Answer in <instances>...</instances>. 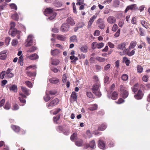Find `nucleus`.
Returning a JSON list of instances; mask_svg holds the SVG:
<instances>
[{
	"instance_id": "obj_1",
	"label": "nucleus",
	"mask_w": 150,
	"mask_h": 150,
	"mask_svg": "<svg viewBox=\"0 0 150 150\" xmlns=\"http://www.w3.org/2000/svg\"><path fill=\"white\" fill-rule=\"evenodd\" d=\"M100 84L99 83H94L92 86L91 89L93 93L97 96L100 97L101 94L99 89Z\"/></svg>"
},
{
	"instance_id": "obj_2",
	"label": "nucleus",
	"mask_w": 150,
	"mask_h": 150,
	"mask_svg": "<svg viewBox=\"0 0 150 150\" xmlns=\"http://www.w3.org/2000/svg\"><path fill=\"white\" fill-rule=\"evenodd\" d=\"M105 138L104 137H100L99 139L98 142V147L100 149L105 150L107 148V146H106V143L105 142Z\"/></svg>"
},
{
	"instance_id": "obj_3",
	"label": "nucleus",
	"mask_w": 150,
	"mask_h": 150,
	"mask_svg": "<svg viewBox=\"0 0 150 150\" xmlns=\"http://www.w3.org/2000/svg\"><path fill=\"white\" fill-rule=\"evenodd\" d=\"M45 14L50 15V16L48 18V19L50 20H53L56 15V13L55 12H53L52 9L50 8H47L45 9Z\"/></svg>"
},
{
	"instance_id": "obj_4",
	"label": "nucleus",
	"mask_w": 150,
	"mask_h": 150,
	"mask_svg": "<svg viewBox=\"0 0 150 150\" xmlns=\"http://www.w3.org/2000/svg\"><path fill=\"white\" fill-rule=\"evenodd\" d=\"M120 89L121 95L122 98L124 99L126 98L129 95V92L127 88L123 85H121L120 86Z\"/></svg>"
},
{
	"instance_id": "obj_5",
	"label": "nucleus",
	"mask_w": 150,
	"mask_h": 150,
	"mask_svg": "<svg viewBox=\"0 0 150 150\" xmlns=\"http://www.w3.org/2000/svg\"><path fill=\"white\" fill-rule=\"evenodd\" d=\"M9 32L12 37H13L17 35L18 38L20 39V35L21 33V31L18 30L16 28H13L10 30Z\"/></svg>"
},
{
	"instance_id": "obj_6",
	"label": "nucleus",
	"mask_w": 150,
	"mask_h": 150,
	"mask_svg": "<svg viewBox=\"0 0 150 150\" xmlns=\"http://www.w3.org/2000/svg\"><path fill=\"white\" fill-rule=\"evenodd\" d=\"M96 24L98 25V27L101 29H103L105 27L103 20L101 18H99L97 21Z\"/></svg>"
},
{
	"instance_id": "obj_7",
	"label": "nucleus",
	"mask_w": 150,
	"mask_h": 150,
	"mask_svg": "<svg viewBox=\"0 0 150 150\" xmlns=\"http://www.w3.org/2000/svg\"><path fill=\"white\" fill-rule=\"evenodd\" d=\"M59 101V100L58 98H56L54 100L51 101L47 105V107L49 109H50L51 108L50 107H53L56 105L58 103Z\"/></svg>"
},
{
	"instance_id": "obj_8",
	"label": "nucleus",
	"mask_w": 150,
	"mask_h": 150,
	"mask_svg": "<svg viewBox=\"0 0 150 150\" xmlns=\"http://www.w3.org/2000/svg\"><path fill=\"white\" fill-rule=\"evenodd\" d=\"M107 144L110 148L113 147L115 144V141L112 139H107Z\"/></svg>"
},
{
	"instance_id": "obj_9",
	"label": "nucleus",
	"mask_w": 150,
	"mask_h": 150,
	"mask_svg": "<svg viewBox=\"0 0 150 150\" xmlns=\"http://www.w3.org/2000/svg\"><path fill=\"white\" fill-rule=\"evenodd\" d=\"M143 95L142 91L139 90L138 91L137 94L134 96V97L137 100H140L143 97Z\"/></svg>"
},
{
	"instance_id": "obj_10",
	"label": "nucleus",
	"mask_w": 150,
	"mask_h": 150,
	"mask_svg": "<svg viewBox=\"0 0 150 150\" xmlns=\"http://www.w3.org/2000/svg\"><path fill=\"white\" fill-rule=\"evenodd\" d=\"M70 26L66 23L63 24L61 27V30L62 32H67Z\"/></svg>"
},
{
	"instance_id": "obj_11",
	"label": "nucleus",
	"mask_w": 150,
	"mask_h": 150,
	"mask_svg": "<svg viewBox=\"0 0 150 150\" xmlns=\"http://www.w3.org/2000/svg\"><path fill=\"white\" fill-rule=\"evenodd\" d=\"M118 94L116 92H114L113 93L112 96L111 95L110 93H108V94L107 96L108 98H111L113 100H115L117 98Z\"/></svg>"
},
{
	"instance_id": "obj_12",
	"label": "nucleus",
	"mask_w": 150,
	"mask_h": 150,
	"mask_svg": "<svg viewBox=\"0 0 150 150\" xmlns=\"http://www.w3.org/2000/svg\"><path fill=\"white\" fill-rule=\"evenodd\" d=\"M33 36L32 35H29L28 37L27 41L28 43L26 44V47H28L33 44V41L32 39Z\"/></svg>"
},
{
	"instance_id": "obj_13",
	"label": "nucleus",
	"mask_w": 150,
	"mask_h": 150,
	"mask_svg": "<svg viewBox=\"0 0 150 150\" xmlns=\"http://www.w3.org/2000/svg\"><path fill=\"white\" fill-rule=\"evenodd\" d=\"M97 14L96 13L95 15H93L92 17L90 18L89 21H88V28H90L94 20L97 17Z\"/></svg>"
},
{
	"instance_id": "obj_14",
	"label": "nucleus",
	"mask_w": 150,
	"mask_h": 150,
	"mask_svg": "<svg viewBox=\"0 0 150 150\" xmlns=\"http://www.w3.org/2000/svg\"><path fill=\"white\" fill-rule=\"evenodd\" d=\"M137 7L136 5V4H133L131 5L128 6L126 8L125 12V13L127 12L129 9L131 10H135L137 9Z\"/></svg>"
},
{
	"instance_id": "obj_15",
	"label": "nucleus",
	"mask_w": 150,
	"mask_h": 150,
	"mask_svg": "<svg viewBox=\"0 0 150 150\" xmlns=\"http://www.w3.org/2000/svg\"><path fill=\"white\" fill-rule=\"evenodd\" d=\"M12 71L13 70L10 68L8 69L7 71H5L6 76H7L9 78H11L13 77V76L14 75L12 72Z\"/></svg>"
},
{
	"instance_id": "obj_16",
	"label": "nucleus",
	"mask_w": 150,
	"mask_h": 150,
	"mask_svg": "<svg viewBox=\"0 0 150 150\" xmlns=\"http://www.w3.org/2000/svg\"><path fill=\"white\" fill-rule=\"evenodd\" d=\"M19 95H20L21 97H19L18 98L20 100V102L22 103L25 104L26 103L25 100L24 99L27 98V97L24 94L22 93H20Z\"/></svg>"
},
{
	"instance_id": "obj_17",
	"label": "nucleus",
	"mask_w": 150,
	"mask_h": 150,
	"mask_svg": "<svg viewBox=\"0 0 150 150\" xmlns=\"http://www.w3.org/2000/svg\"><path fill=\"white\" fill-rule=\"evenodd\" d=\"M126 44L125 42L119 44L117 46V48L125 52L127 49L125 47Z\"/></svg>"
},
{
	"instance_id": "obj_18",
	"label": "nucleus",
	"mask_w": 150,
	"mask_h": 150,
	"mask_svg": "<svg viewBox=\"0 0 150 150\" xmlns=\"http://www.w3.org/2000/svg\"><path fill=\"white\" fill-rule=\"evenodd\" d=\"M6 50H4L0 52V59L2 60L5 59L6 57Z\"/></svg>"
},
{
	"instance_id": "obj_19",
	"label": "nucleus",
	"mask_w": 150,
	"mask_h": 150,
	"mask_svg": "<svg viewBox=\"0 0 150 150\" xmlns=\"http://www.w3.org/2000/svg\"><path fill=\"white\" fill-rule=\"evenodd\" d=\"M67 22L68 24H70L71 26H73L75 24L74 20L71 17L68 18L67 19Z\"/></svg>"
},
{
	"instance_id": "obj_20",
	"label": "nucleus",
	"mask_w": 150,
	"mask_h": 150,
	"mask_svg": "<svg viewBox=\"0 0 150 150\" xmlns=\"http://www.w3.org/2000/svg\"><path fill=\"white\" fill-rule=\"evenodd\" d=\"M107 126L106 123H103L98 127V130L101 131H103L106 128Z\"/></svg>"
},
{
	"instance_id": "obj_21",
	"label": "nucleus",
	"mask_w": 150,
	"mask_h": 150,
	"mask_svg": "<svg viewBox=\"0 0 150 150\" xmlns=\"http://www.w3.org/2000/svg\"><path fill=\"white\" fill-rule=\"evenodd\" d=\"M107 21L110 24H112L116 21L115 18L112 16H110L108 17Z\"/></svg>"
},
{
	"instance_id": "obj_22",
	"label": "nucleus",
	"mask_w": 150,
	"mask_h": 150,
	"mask_svg": "<svg viewBox=\"0 0 150 150\" xmlns=\"http://www.w3.org/2000/svg\"><path fill=\"white\" fill-rule=\"evenodd\" d=\"M86 145L88 146L92 149H94L96 147L95 142L94 140H92L90 142L89 144H87Z\"/></svg>"
},
{
	"instance_id": "obj_23",
	"label": "nucleus",
	"mask_w": 150,
	"mask_h": 150,
	"mask_svg": "<svg viewBox=\"0 0 150 150\" xmlns=\"http://www.w3.org/2000/svg\"><path fill=\"white\" fill-rule=\"evenodd\" d=\"M10 90L14 92H16L17 91V86L15 84L11 85L9 88Z\"/></svg>"
},
{
	"instance_id": "obj_24",
	"label": "nucleus",
	"mask_w": 150,
	"mask_h": 150,
	"mask_svg": "<svg viewBox=\"0 0 150 150\" xmlns=\"http://www.w3.org/2000/svg\"><path fill=\"white\" fill-rule=\"evenodd\" d=\"M29 59L31 60H35L38 58V55L36 53H34L28 56Z\"/></svg>"
},
{
	"instance_id": "obj_25",
	"label": "nucleus",
	"mask_w": 150,
	"mask_h": 150,
	"mask_svg": "<svg viewBox=\"0 0 150 150\" xmlns=\"http://www.w3.org/2000/svg\"><path fill=\"white\" fill-rule=\"evenodd\" d=\"M11 18L15 21H18L19 19V15L16 12L14 14L11 15Z\"/></svg>"
},
{
	"instance_id": "obj_26",
	"label": "nucleus",
	"mask_w": 150,
	"mask_h": 150,
	"mask_svg": "<svg viewBox=\"0 0 150 150\" xmlns=\"http://www.w3.org/2000/svg\"><path fill=\"white\" fill-rule=\"evenodd\" d=\"M49 81L51 83L57 84L59 82V80L55 78H52L49 79Z\"/></svg>"
},
{
	"instance_id": "obj_27",
	"label": "nucleus",
	"mask_w": 150,
	"mask_h": 150,
	"mask_svg": "<svg viewBox=\"0 0 150 150\" xmlns=\"http://www.w3.org/2000/svg\"><path fill=\"white\" fill-rule=\"evenodd\" d=\"M21 89L23 92L27 96H28L29 95V91L30 90L29 89H27L25 87L23 86L21 87Z\"/></svg>"
},
{
	"instance_id": "obj_28",
	"label": "nucleus",
	"mask_w": 150,
	"mask_h": 150,
	"mask_svg": "<svg viewBox=\"0 0 150 150\" xmlns=\"http://www.w3.org/2000/svg\"><path fill=\"white\" fill-rule=\"evenodd\" d=\"M51 52L52 55L55 56L58 55L59 53V51L58 49H55L52 50Z\"/></svg>"
},
{
	"instance_id": "obj_29",
	"label": "nucleus",
	"mask_w": 150,
	"mask_h": 150,
	"mask_svg": "<svg viewBox=\"0 0 150 150\" xmlns=\"http://www.w3.org/2000/svg\"><path fill=\"white\" fill-rule=\"evenodd\" d=\"M70 139L71 140L73 141H74L75 140L77 139V134L76 132H75L71 136Z\"/></svg>"
},
{
	"instance_id": "obj_30",
	"label": "nucleus",
	"mask_w": 150,
	"mask_h": 150,
	"mask_svg": "<svg viewBox=\"0 0 150 150\" xmlns=\"http://www.w3.org/2000/svg\"><path fill=\"white\" fill-rule=\"evenodd\" d=\"M70 129L69 127H66L65 128H64V129L62 132L63 133L66 135H68L70 133Z\"/></svg>"
},
{
	"instance_id": "obj_31",
	"label": "nucleus",
	"mask_w": 150,
	"mask_h": 150,
	"mask_svg": "<svg viewBox=\"0 0 150 150\" xmlns=\"http://www.w3.org/2000/svg\"><path fill=\"white\" fill-rule=\"evenodd\" d=\"M98 105L96 104H93L92 105L91 107L88 108V109L91 111H94L96 110L98 108Z\"/></svg>"
},
{
	"instance_id": "obj_32",
	"label": "nucleus",
	"mask_w": 150,
	"mask_h": 150,
	"mask_svg": "<svg viewBox=\"0 0 150 150\" xmlns=\"http://www.w3.org/2000/svg\"><path fill=\"white\" fill-rule=\"evenodd\" d=\"M12 129L16 132H18L20 130V127L16 125H12L11 126Z\"/></svg>"
},
{
	"instance_id": "obj_33",
	"label": "nucleus",
	"mask_w": 150,
	"mask_h": 150,
	"mask_svg": "<svg viewBox=\"0 0 150 150\" xmlns=\"http://www.w3.org/2000/svg\"><path fill=\"white\" fill-rule=\"evenodd\" d=\"M123 62L124 63H125L127 66H128L130 63V60L126 57H124L123 58Z\"/></svg>"
},
{
	"instance_id": "obj_34",
	"label": "nucleus",
	"mask_w": 150,
	"mask_h": 150,
	"mask_svg": "<svg viewBox=\"0 0 150 150\" xmlns=\"http://www.w3.org/2000/svg\"><path fill=\"white\" fill-rule=\"evenodd\" d=\"M88 48L87 46L84 45L81 47L80 50L83 53H86L87 51Z\"/></svg>"
},
{
	"instance_id": "obj_35",
	"label": "nucleus",
	"mask_w": 150,
	"mask_h": 150,
	"mask_svg": "<svg viewBox=\"0 0 150 150\" xmlns=\"http://www.w3.org/2000/svg\"><path fill=\"white\" fill-rule=\"evenodd\" d=\"M137 44V42L136 41H133L131 42H130V45L129 47V49L133 48H134Z\"/></svg>"
},
{
	"instance_id": "obj_36",
	"label": "nucleus",
	"mask_w": 150,
	"mask_h": 150,
	"mask_svg": "<svg viewBox=\"0 0 150 150\" xmlns=\"http://www.w3.org/2000/svg\"><path fill=\"white\" fill-rule=\"evenodd\" d=\"M76 145L78 146H82L83 144V141L82 139H80L76 141L75 143Z\"/></svg>"
},
{
	"instance_id": "obj_37",
	"label": "nucleus",
	"mask_w": 150,
	"mask_h": 150,
	"mask_svg": "<svg viewBox=\"0 0 150 150\" xmlns=\"http://www.w3.org/2000/svg\"><path fill=\"white\" fill-rule=\"evenodd\" d=\"M26 74L29 76L35 77L36 75V73L35 72L32 73L29 71H27Z\"/></svg>"
},
{
	"instance_id": "obj_38",
	"label": "nucleus",
	"mask_w": 150,
	"mask_h": 150,
	"mask_svg": "<svg viewBox=\"0 0 150 150\" xmlns=\"http://www.w3.org/2000/svg\"><path fill=\"white\" fill-rule=\"evenodd\" d=\"M60 118V115H57V116L54 117L53 118V120L54 123L58 124L57 122Z\"/></svg>"
},
{
	"instance_id": "obj_39",
	"label": "nucleus",
	"mask_w": 150,
	"mask_h": 150,
	"mask_svg": "<svg viewBox=\"0 0 150 150\" xmlns=\"http://www.w3.org/2000/svg\"><path fill=\"white\" fill-rule=\"evenodd\" d=\"M64 129V128L62 126H59L57 127L56 130L59 132H62Z\"/></svg>"
},
{
	"instance_id": "obj_40",
	"label": "nucleus",
	"mask_w": 150,
	"mask_h": 150,
	"mask_svg": "<svg viewBox=\"0 0 150 150\" xmlns=\"http://www.w3.org/2000/svg\"><path fill=\"white\" fill-rule=\"evenodd\" d=\"M44 99L46 102H47L50 99V97L47 93V92H46V95L44 96Z\"/></svg>"
},
{
	"instance_id": "obj_41",
	"label": "nucleus",
	"mask_w": 150,
	"mask_h": 150,
	"mask_svg": "<svg viewBox=\"0 0 150 150\" xmlns=\"http://www.w3.org/2000/svg\"><path fill=\"white\" fill-rule=\"evenodd\" d=\"M9 6L11 9H14L15 10H16L17 9V6L15 4H9Z\"/></svg>"
},
{
	"instance_id": "obj_42",
	"label": "nucleus",
	"mask_w": 150,
	"mask_h": 150,
	"mask_svg": "<svg viewBox=\"0 0 150 150\" xmlns=\"http://www.w3.org/2000/svg\"><path fill=\"white\" fill-rule=\"evenodd\" d=\"M54 5L57 7H60L62 6V4L61 2L55 1L54 2Z\"/></svg>"
},
{
	"instance_id": "obj_43",
	"label": "nucleus",
	"mask_w": 150,
	"mask_h": 150,
	"mask_svg": "<svg viewBox=\"0 0 150 150\" xmlns=\"http://www.w3.org/2000/svg\"><path fill=\"white\" fill-rule=\"evenodd\" d=\"M37 49V48L34 46H33L30 48L27 51V52H34Z\"/></svg>"
},
{
	"instance_id": "obj_44",
	"label": "nucleus",
	"mask_w": 150,
	"mask_h": 150,
	"mask_svg": "<svg viewBox=\"0 0 150 150\" xmlns=\"http://www.w3.org/2000/svg\"><path fill=\"white\" fill-rule=\"evenodd\" d=\"M139 85L138 84H135L132 88V91L135 93L136 92L138 89Z\"/></svg>"
},
{
	"instance_id": "obj_45",
	"label": "nucleus",
	"mask_w": 150,
	"mask_h": 150,
	"mask_svg": "<svg viewBox=\"0 0 150 150\" xmlns=\"http://www.w3.org/2000/svg\"><path fill=\"white\" fill-rule=\"evenodd\" d=\"M57 38L58 40L61 41H64L65 39V38L62 35H59L57 36Z\"/></svg>"
},
{
	"instance_id": "obj_46",
	"label": "nucleus",
	"mask_w": 150,
	"mask_h": 150,
	"mask_svg": "<svg viewBox=\"0 0 150 150\" xmlns=\"http://www.w3.org/2000/svg\"><path fill=\"white\" fill-rule=\"evenodd\" d=\"M96 59L100 62H103L105 60V58L98 57H96Z\"/></svg>"
},
{
	"instance_id": "obj_47",
	"label": "nucleus",
	"mask_w": 150,
	"mask_h": 150,
	"mask_svg": "<svg viewBox=\"0 0 150 150\" xmlns=\"http://www.w3.org/2000/svg\"><path fill=\"white\" fill-rule=\"evenodd\" d=\"M59 61L58 59H55L52 61V64L53 65H57L59 64Z\"/></svg>"
},
{
	"instance_id": "obj_48",
	"label": "nucleus",
	"mask_w": 150,
	"mask_h": 150,
	"mask_svg": "<svg viewBox=\"0 0 150 150\" xmlns=\"http://www.w3.org/2000/svg\"><path fill=\"white\" fill-rule=\"evenodd\" d=\"M71 97L74 99L75 101L76 100L77 96L76 93L74 92H73L71 94Z\"/></svg>"
},
{
	"instance_id": "obj_49",
	"label": "nucleus",
	"mask_w": 150,
	"mask_h": 150,
	"mask_svg": "<svg viewBox=\"0 0 150 150\" xmlns=\"http://www.w3.org/2000/svg\"><path fill=\"white\" fill-rule=\"evenodd\" d=\"M121 78L123 80L126 81L128 79V76L127 74H125L122 75Z\"/></svg>"
},
{
	"instance_id": "obj_50",
	"label": "nucleus",
	"mask_w": 150,
	"mask_h": 150,
	"mask_svg": "<svg viewBox=\"0 0 150 150\" xmlns=\"http://www.w3.org/2000/svg\"><path fill=\"white\" fill-rule=\"evenodd\" d=\"M104 46V44L103 42H100L98 44L96 43V47L98 49L102 48Z\"/></svg>"
},
{
	"instance_id": "obj_51",
	"label": "nucleus",
	"mask_w": 150,
	"mask_h": 150,
	"mask_svg": "<svg viewBox=\"0 0 150 150\" xmlns=\"http://www.w3.org/2000/svg\"><path fill=\"white\" fill-rule=\"evenodd\" d=\"M86 94L87 97L89 98H93V95L91 92L87 91Z\"/></svg>"
},
{
	"instance_id": "obj_52",
	"label": "nucleus",
	"mask_w": 150,
	"mask_h": 150,
	"mask_svg": "<svg viewBox=\"0 0 150 150\" xmlns=\"http://www.w3.org/2000/svg\"><path fill=\"white\" fill-rule=\"evenodd\" d=\"M120 2L119 1L117 0H115L113 2V6L115 7H117L120 5Z\"/></svg>"
},
{
	"instance_id": "obj_53",
	"label": "nucleus",
	"mask_w": 150,
	"mask_h": 150,
	"mask_svg": "<svg viewBox=\"0 0 150 150\" xmlns=\"http://www.w3.org/2000/svg\"><path fill=\"white\" fill-rule=\"evenodd\" d=\"M11 107L10 105L9 104V102H6L5 106L4 107V109L6 110H9L10 109Z\"/></svg>"
},
{
	"instance_id": "obj_54",
	"label": "nucleus",
	"mask_w": 150,
	"mask_h": 150,
	"mask_svg": "<svg viewBox=\"0 0 150 150\" xmlns=\"http://www.w3.org/2000/svg\"><path fill=\"white\" fill-rule=\"evenodd\" d=\"M137 69L138 72L141 73L143 71V68L141 66L138 65L137 67Z\"/></svg>"
},
{
	"instance_id": "obj_55",
	"label": "nucleus",
	"mask_w": 150,
	"mask_h": 150,
	"mask_svg": "<svg viewBox=\"0 0 150 150\" xmlns=\"http://www.w3.org/2000/svg\"><path fill=\"white\" fill-rule=\"evenodd\" d=\"M70 40L72 42H76L77 41L76 37V35H74L70 38Z\"/></svg>"
},
{
	"instance_id": "obj_56",
	"label": "nucleus",
	"mask_w": 150,
	"mask_h": 150,
	"mask_svg": "<svg viewBox=\"0 0 150 150\" xmlns=\"http://www.w3.org/2000/svg\"><path fill=\"white\" fill-rule=\"evenodd\" d=\"M25 84L26 85H27L28 87L30 88H31L32 87L33 85L32 83L31 82L29 81H25Z\"/></svg>"
},
{
	"instance_id": "obj_57",
	"label": "nucleus",
	"mask_w": 150,
	"mask_h": 150,
	"mask_svg": "<svg viewBox=\"0 0 150 150\" xmlns=\"http://www.w3.org/2000/svg\"><path fill=\"white\" fill-rule=\"evenodd\" d=\"M5 76H6L5 71H2L0 74V78L3 79L4 78Z\"/></svg>"
},
{
	"instance_id": "obj_58",
	"label": "nucleus",
	"mask_w": 150,
	"mask_h": 150,
	"mask_svg": "<svg viewBox=\"0 0 150 150\" xmlns=\"http://www.w3.org/2000/svg\"><path fill=\"white\" fill-rule=\"evenodd\" d=\"M10 30H12L13 28H15L14 27L16 26V23L14 22H11L10 24Z\"/></svg>"
},
{
	"instance_id": "obj_59",
	"label": "nucleus",
	"mask_w": 150,
	"mask_h": 150,
	"mask_svg": "<svg viewBox=\"0 0 150 150\" xmlns=\"http://www.w3.org/2000/svg\"><path fill=\"white\" fill-rule=\"evenodd\" d=\"M124 24V20H120L118 23V25L119 27H122Z\"/></svg>"
},
{
	"instance_id": "obj_60",
	"label": "nucleus",
	"mask_w": 150,
	"mask_h": 150,
	"mask_svg": "<svg viewBox=\"0 0 150 150\" xmlns=\"http://www.w3.org/2000/svg\"><path fill=\"white\" fill-rule=\"evenodd\" d=\"M12 45L13 46H15L18 43V41L16 39H13L12 40Z\"/></svg>"
},
{
	"instance_id": "obj_61",
	"label": "nucleus",
	"mask_w": 150,
	"mask_h": 150,
	"mask_svg": "<svg viewBox=\"0 0 150 150\" xmlns=\"http://www.w3.org/2000/svg\"><path fill=\"white\" fill-rule=\"evenodd\" d=\"M117 24H115L112 26V30L113 31L115 32L117 30Z\"/></svg>"
},
{
	"instance_id": "obj_62",
	"label": "nucleus",
	"mask_w": 150,
	"mask_h": 150,
	"mask_svg": "<svg viewBox=\"0 0 150 150\" xmlns=\"http://www.w3.org/2000/svg\"><path fill=\"white\" fill-rule=\"evenodd\" d=\"M77 2L76 3V5H80L83 3V0H77Z\"/></svg>"
},
{
	"instance_id": "obj_63",
	"label": "nucleus",
	"mask_w": 150,
	"mask_h": 150,
	"mask_svg": "<svg viewBox=\"0 0 150 150\" xmlns=\"http://www.w3.org/2000/svg\"><path fill=\"white\" fill-rule=\"evenodd\" d=\"M100 34V31L98 30H96L94 32L93 35L94 36H98Z\"/></svg>"
},
{
	"instance_id": "obj_64",
	"label": "nucleus",
	"mask_w": 150,
	"mask_h": 150,
	"mask_svg": "<svg viewBox=\"0 0 150 150\" xmlns=\"http://www.w3.org/2000/svg\"><path fill=\"white\" fill-rule=\"evenodd\" d=\"M135 53V51L134 50H132L131 52L127 53V54L129 56H131L133 55Z\"/></svg>"
}]
</instances>
